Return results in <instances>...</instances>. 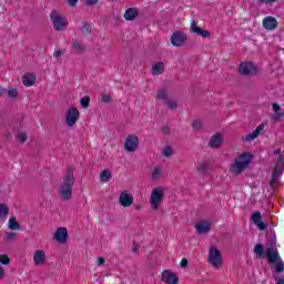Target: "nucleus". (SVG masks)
Returning a JSON list of instances; mask_svg holds the SVG:
<instances>
[{"instance_id":"nucleus-54","label":"nucleus","mask_w":284,"mask_h":284,"mask_svg":"<svg viewBox=\"0 0 284 284\" xmlns=\"http://www.w3.org/2000/svg\"><path fill=\"white\" fill-rule=\"evenodd\" d=\"M3 276H6V271L0 266V278H3Z\"/></svg>"},{"instance_id":"nucleus-23","label":"nucleus","mask_w":284,"mask_h":284,"mask_svg":"<svg viewBox=\"0 0 284 284\" xmlns=\"http://www.w3.org/2000/svg\"><path fill=\"white\" fill-rule=\"evenodd\" d=\"M239 74H242L243 77H247V74H250V62L240 63Z\"/></svg>"},{"instance_id":"nucleus-1","label":"nucleus","mask_w":284,"mask_h":284,"mask_svg":"<svg viewBox=\"0 0 284 284\" xmlns=\"http://www.w3.org/2000/svg\"><path fill=\"white\" fill-rule=\"evenodd\" d=\"M74 170L69 168L58 191V194L62 201H70L72 199V187H74Z\"/></svg>"},{"instance_id":"nucleus-45","label":"nucleus","mask_w":284,"mask_h":284,"mask_svg":"<svg viewBox=\"0 0 284 284\" xmlns=\"http://www.w3.org/2000/svg\"><path fill=\"white\" fill-rule=\"evenodd\" d=\"M102 101L103 103H110V101H112V97L110 94H103Z\"/></svg>"},{"instance_id":"nucleus-37","label":"nucleus","mask_w":284,"mask_h":284,"mask_svg":"<svg viewBox=\"0 0 284 284\" xmlns=\"http://www.w3.org/2000/svg\"><path fill=\"white\" fill-rule=\"evenodd\" d=\"M17 141H19V143H26L28 141V133L26 132H20L17 135Z\"/></svg>"},{"instance_id":"nucleus-59","label":"nucleus","mask_w":284,"mask_h":284,"mask_svg":"<svg viewBox=\"0 0 284 284\" xmlns=\"http://www.w3.org/2000/svg\"><path fill=\"white\" fill-rule=\"evenodd\" d=\"M8 139H12V135L11 134H8V136H7Z\"/></svg>"},{"instance_id":"nucleus-47","label":"nucleus","mask_w":284,"mask_h":284,"mask_svg":"<svg viewBox=\"0 0 284 284\" xmlns=\"http://www.w3.org/2000/svg\"><path fill=\"white\" fill-rule=\"evenodd\" d=\"M99 0H85V6H97Z\"/></svg>"},{"instance_id":"nucleus-17","label":"nucleus","mask_w":284,"mask_h":284,"mask_svg":"<svg viewBox=\"0 0 284 284\" xmlns=\"http://www.w3.org/2000/svg\"><path fill=\"white\" fill-rule=\"evenodd\" d=\"M265 255L267 256L268 263H278V251L274 250V247L270 246L266 250Z\"/></svg>"},{"instance_id":"nucleus-52","label":"nucleus","mask_w":284,"mask_h":284,"mask_svg":"<svg viewBox=\"0 0 284 284\" xmlns=\"http://www.w3.org/2000/svg\"><path fill=\"white\" fill-rule=\"evenodd\" d=\"M104 264H105V258L98 257V265H104Z\"/></svg>"},{"instance_id":"nucleus-41","label":"nucleus","mask_w":284,"mask_h":284,"mask_svg":"<svg viewBox=\"0 0 284 284\" xmlns=\"http://www.w3.org/2000/svg\"><path fill=\"white\" fill-rule=\"evenodd\" d=\"M172 154H174V150L172 149V146L164 148L163 156L170 158L172 156Z\"/></svg>"},{"instance_id":"nucleus-6","label":"nucleus","mask_w":284,"mask_h":284,"mask_svg":"<svg viewBox=\"0 0 284 284\" xmlns=\"http://www.w3.org/2000/svg\"><path fill=\"white\" fill-rule=\"evenodd\" d=\"M209 263L213 267H220L223 265V257L221 256V251L216 246H211L209 251Z\"/></svg>"},{"instance_id":"nucleus-27","label":"nucleus","mask_w":284,"mask_h":284,"mask_svg":"<svg viewBox=\"0 0 284 284\" xmlns=\"http://www.w3.org/2000/svg\"><path fill=\"white\" fill-rule=\"evenodd\" d=\"M72 50H74L75 52H85V44H83V42L74 40L72 43Z\"/></svg>"},{"instance_id":"nucleus-29","label":"nucleus","mask_w":284,"mask_h":284,"mask_svg":"<svg viewBox=\"0 0 284 284\" xmlns=\"http://www.w3.org/2000/svg\"><path fill=\"white\" fill-rule=\"evenodd\" d=\"M80 32L84 36L88 37V34H92V27L88 22L82 23V28L80 29Z\"/></svg>"},{"instance_id":"nucleus-8","label":"nucleus","mask_w":284,"mask_h":284,"mask_svg":"<svg viewBox=\"0 0 284 284\" xmlns=\"http://www.w3.org/2000/svg\"><path fill=\"white\" fill-rule=\"evenodd\" d=\"M186 41L187 34L181 30L174 31L171 36V45H174V48H183Z\"/></svg>"},{"instance_id":"nucleus-26","label":"nucleus","mask_w":284,"mask_h":284,"mask_svg":"<svg viewBox=\"0 0 284 284\" xmlns=\"http://www.w3.org/2000/svg\"><path fill=\"white\" fill-rule=\"evenodd\" d=\"M265 129V124H260L251 134H250V140L254 141V139L258 138V134H261V132H263V130Z\"/></svg>"},{"instance_id":"nucleus-34","label":"nucleus","mask_w":284,"mask_h":284,"mask_svg":"<svg viewBox=\"0 0 284 284\" xmlns=\"http://www.w3.org/2000/svg\"><path fill=\"white\" fill-rule=\"evenodd\" d=\"M7 94H8L9 99H17V97H19V91L12 87H9Z\"/></svg>"},{"instance_id":"nucleus-22","label":"nucleus","mask_w":284,"mask_h":284,"mask_svg":"<svg viewBox=\"0 0 284 284\" xmlns=\"http://www.w3.org/2000/svg\"><path fill=\"white\" fill-rule=\"evenodd\" d=\"M164 71H165V64H163V62H156L152 67V74H155V75L163 74Z\"/></svg>"},{"instance_id":"nucleus-18","label":"nucleus","mask_w":284,"mask_h":284,"mask_svg":"<svg viewBox=\"0 0 284 284\" xmlns=\"http://www.w3.org/2000/svg\"><path fill=\"white\" fill-rule=\"evenodd\" d=\"M195 230H196L197 234H207V232H210V230H211L210 222L204 220V221L197 223L195 225Z\"/></svg>"},{"instance_id":"nucleus-33","label":"nucleus","mask_w":284,"mask_h":284,"mask_svg":"<svg viewBox=\"0 0 284 284\" xmlns=\"http://www.w3.org/2000/svg\"><path fill=\"white\" fill-rule=\"evenodd\" d=\"M162 172L163 171H162L161 166L154 168L153 171H152L153 181H159V179L161 178Z\"/></svg>"},{"instance_id":"nucleus-57","label":"nucleus","mask_w":284,"mask_h":284,"mask_svg":"<svg viewBox=\"0 0 284 284\" xmlns=\"http://www.w3.org/2000/svg\"><path fill=\"white\" fill-rule=\"evenodd\" d=\"M244 141H250V134H246L244 138H243Z\"/></svg>"},{"instance_id":"nucleus-24","label":"nucleus","mask_w":284,"mask_h":284,"mask_svg":"<svg viewBox=\"0 0 284 284\" xmlns=\"http://www.w3.org/2000/svg\"><path fill=\"white\" fill-rule=\"evenodd\" d=\"M9 214L10 207H8V204L0 203V221H3Z\"/></svg>"},{"instance_id":"nucleus-38","label":"nucleus","mask_w":284,"mask_h":284,"mask_svg":"<svg viewBox=\"0 0 284 284\" xmlns=\"http://www.w3.org/2000/svg\"><path fill=\"white\" fill-rule=\"evenodd\" d=\"M254 252L255 254H257V256H263V253L265 252V247L263 246V244H256Z\"/></svg>"},{"instance_id":"nucleus-19","label":"nucleus","mask_w":284,"mask_h":284,"mask_svg":"<svg viewBox=\"0 0 284 284\" xmlns=\"http://www.w3.org/2000/svg\"><path fill=\"white\" fill-rule=\"evenodd\" d=\"M22 83L27 88H30L37 83V77L33 73H26L22 77Z\"/></svg>"},{"instance_id":"nucleus-49","label":"nucleus","mask_w":284,"mask_h":284,"mask_svg":"<svg viewBox=\"0 0 284 284\" xmlns=\"http://www.w3.org/2000/svg\"><path fill=\"white\" fill-rule=\"evenodd\" d=\"M189 263L190 262L187 261V258H182L180 265H181V267L185 268V267H187Z\"/></svg>"},{"instance_id":"nucleus-46","label":"nucleus","mask_w":284,"mask_h":284,"mask_svg":"<svg viewBox=\"0 0 284 284\" xmlns=\"http://www.w3.org/2000/svg\"><path fill=\"white\" fill-rule=\"evenodd\" d=\"M67 3L70 8H74L79 3V0H68Z\"/></svg>"},{"instance_id":"nucleus-2","label":"nucleus","mask_w":284,"mask_h":284,"mask_svg":"<svg viewBox=\"0 0 284 284\" xmlns=\"http://www.w3.org/2000/svg\"><path fill=\"white\" fill-rule=\"evenodd\" d=\"M247 168H250V152H244L230 164L229 172L234 176H239V174H243Z\"/></svg>"},{"instance_id":"nucleus-31","label":"nucleus","mask_w":284,"mask_h":284,"mask_svg":"<svg viewBox=\"0 0 284 284\" xmlns=\"http://www.w3.org/2000/svg\"><path fill=\"white\" fill-rule=\"evenodd\" d=\"M273 112H275L277 119H281L284 116L283 109L277 103L273 104Z\"/></svg>"},{"instance_id":"nucleus-40","label":"nucleus","mask_w":284,"mask_h":284,"mask_svg":"<svg viewBox=\"0 0 284 284\" xmlns=\"http://www.w3.org/2000/svg\"><path fill=\"white\" fill-rule=\"evenodd\" d=\"M0 265H10V257L6 254L0 255Z\"/></svg>"},{"instance_id":"nucleus-32","label":"nucleus","mask_w":284,"mask_h":284,"mask_svg":"<svg viewBox=\"0 0 284 284\" xmlns=\"http://www.w3.org/2000/svg\"><path fill=\"white\" fill-rule=\"evenodd\" d=\"M156 99H159L160 101H168V90L160 89L158 91Z\"/></svg>"},{"instance_id":"nucleus-50","label":"nucleus","mask_w":284,"mask_h":284,"mask_svg":"<svg viewBox=\"0 0 284 284\" xmlns=\"http://www.w3.org/2000/svg\"><path fill=\"white\" fill-rule=\"evenodd\" d=\"M162 133L165 135L170 134V126L168 125L162 126Z\"/></svg>"},{"instance_id":"nucleus-58","label":"nucleus","mask_w":284,"mask_h":284,"mask_svg":"<svg viewBox=\"0 0 284 284\" xmlns=\"http://www.w3.org/2000/svg\"><path fill=\"white\" fill-rule=\"evenodd\" d=\"M252 159H253V155H252V153L250 154V161H252Z\"/></svg>"},{"instance_id":"nucleus-25","label":"nucleus","mask_w":284,"mask_h":284,"mask_svg":"<svg viewBox=\"0 0 284 284\" xmlns=\"http://www.w3.org/2000/svg\"><path fill=\"white\" fill-rule=\"evenodd\" d=\"M110 179H112V172L110 170H103L100 173V181L102 183H108L110 181Z\"/></svg>"},{"instance_id":"nucleus-20","label":"nucleus","mask_w":284,"mask_h":284,"mask_svg":"<svg viewBox=\"0 0 284 284\" xmlns=\"http://www.w3.org/2000/svg\"><path fill=\"white\" fill-rule=\"evenodd\" d=\"M33 261L36 265H44L45 264V252L38 250L33 255Z\"/></svg>"},{"instance_id":"nucleus-10","label":"nucleus","mask_w":284,"mask_h":284,"mask_svg":"<svg viewBox=\"0 0 284 284\" xmlns=\"http://www.w3.org/2000/svg\"><path fill=\"white\" fill-rule=\"evenodd\" d=\"M251 221L254 223L257 230H260V232H265V230H267V224L263 222V215L261 214V212H253L251 215Z\"/></svg>"},{"instance_id":"nucleus-13","label":"nucleus","mask_w":284,"mask_h":284,"mask_svg":"<svg viewBox=\"0 0 284 284\" xmlns=\"http://www.w3.org/2000/svg\"><path fill=\"white\" fill-rule=\"evenodd\" d=\"M161 280L163 281V283H166V284H178L179 283V276H176V274L170 270H166L162 273Z\"/></svg>"},{"instance_id":"nucleus-48","label":"nucleus","mask_w":284,"mask_h":284,"mask_svg":"<svg viewBox=\"0 0 284 284\" xmlns=\"http://www.w3.org/2000/svg\"><path fill=\"white\" fill-rule=\"evenodd\" d=\"M132 252L133 254H139V244L136 242H133Z\"/></svg>"},{"instance_id":"nucleus-14","label":"nucleus","mask_w":284,"mask_h":284,"mask_svg":"<svg viewBox=\"0 0 284 284\" xmlns=\"http://www.w3.org/2000/svg\"><path fill=\"white\" fill-rule=\"evenodd\" d=\"M263 28H265V30H276V28H278V21L276 18L268 16L263 19Z\"/></svg>"},{"instance_id":"nucleus-56","label":"nucleus","mask_w":284,"mask_h":284,"mask_svg":"<svg viewBox=\"0 0 284 284\" xmlns=\"http://www.w3.org/2000/svg\"><path fill=\"white\" fill-rule=\"evenodd\" d=\"M276 284H284V277L280 278Z\"/></svg>"},{"instance_id":"nucleus-21","label":"nucleus","mask_w":284,"mask_h":284,"mask_svg":"<svg viewBox=\"0 0 284 284\" xmlns=\"http://www.w3.org/2000/svg\"><path fill=\"white\" fill-rule=\"evenodd\" d=\"M136 17H139V10H136L134 8H129L124 12V19L126 21H134V19H136Z\"/></svg>"},{"instance_id":"nucleus-36","label":"nucleus","mask_w":284,"mask_h":284,"mask_svg":"<svg viewBox=\"0 0 284 284\" xmlns=\"http://www.w3.org/2000/svg\"><path fill=\"white\" fill-rule=\"evenodd\" d=\"M80 105H82V108L88 109L90 108V97L85 95L80 100Z\"/></svg>"},{"instance_id":"nucleus-28","label":"nucleus","mask_w":284,"mask_h":284,"mask_svg":"<svg viewBox=\"0 0 284 284\" xmlns=\"http://www.w3.org/2000/svg\"><path fill=\"white\" fill-rule=\"evenodd\" d=\"M258 74H261V68L253 62H250V77H258Z\"/></svg>"},{"instance_id":"nucleus-11","label":"nucleus","mask_w":284,"mask_h":284,"mask_svg":"<svg viewBox=\"0 0 284 284\" xmlns=\"http://www.w3.org/2000/svg\"><path fill=\"white\" fill-rule=\"evenodd\" d=\"M191 32H193V34H197V37H202V39H210V37H212L210 31L203 30V28L196 26V21L194 20L191 22Z\"/></svg>"},{"instance_id":"nucleus-44","label":"nucleus","mask_w":284,"mask_h":284,"mask_svg":"<svg viewBox=\"0 0 284 284\" xmlns=\"http://www.w3.org/2000/svg\"><path fill=\"white\" fill-rule=\"evenodd\" d=\"M197 171L203 173L207 172V164L205 163L200 164L197 168Z\"/></svg>"},{"instance_id":"nucleus-15","label":"nucleus","mask_w":284,"mask_h":284,"mask_svg":"<svg viewBox=\"0 0 284 284\" xmlns=\"http://www.w3.org/2000/svg\"><path fill=\"white\" fill-rule=\"evenodd\" d=\"M223 145V138H221V133H216L213 136H211L209 141V148L212 150H219Z\"/></svg>"},{"instance_id":"nucleus-9","label":"nucleus","mask_w":284,"mask_h":284,"mask_svg":"<svg viewBox=\"0 0 284 284\" xmlns=\"http://www.w3.org/2000/svg\"><path fill=\"white\" fill-rule=\"evenodd\" d=\"M124 150L126 152H136L139 150V136L131 134L124 141Z\"/></svg>"},{"instance_id":"nucleus-55","label":"nucleus","mask_w":284,"mask_h":284,"mask_svg":"<svg viewBox=\"0 0 284 284\" xmlns=\"http://www.w3.org/2000/svg\"><path fill=\"white\" fill-rule=\"evenodd\" d=\"M6 93H7V90L0 87V97L6 95Z\"/></svg>"},{"instance_id":"nucleus-3","label":"nucleus","mask_w":284,"mask_h":284,"mask_svg":"<svg viewBox=\"0 0 284 284\" xmlns=\"http://www.w3.org/2000/svg\"><path fill=\"white\" fill-rule=\"evenodd\" d=\"M274 154L275 156H277V162L275 163L273 175L270 181V185L272 189L278 185V176H281V174H283L284 172V162H283V155H281V149L275 150Z\"/></svg>"},{"instance_id":"nucleus-39","label":"nucleus","mask_w":284,"mask_h":284,"mask_svg":"<svg viewBox=\"0 0 284 284\" xmlns=\"http://www.w3.org/2000/svg\"><path fill=\"white\" fill-rule=\"evenodd\" d=\"M165 104L170 110H176V108H179V104L174 100H166Z\"/></svg>"},{"instance_id":"nucleus-43","label":"nucleus","mask_w":284,"mask_h":284,"mask_svg":"<svg viewBox=\"0 0 284 284\" xmlns=\"http://www.w3.org/2000/svg\"><path fill=\"white\" fill-rule=\"evenodd\" d=\"M7 241H14L17 239V233L11 232L6 235Z\"/></svg>"},{"instance_id":"nucleus-30","label":"nucleus","mask_w":284,"mask_h":284,"mask_svg":"<svg viewBox=\"0 0 284 284\" xmlns=\"http://www.w3.org/2000/svg\"><path fill=\"white\" fill-rule=\"evenodd\" d=\"M8 227L9 230H21V225L17 222V217L9 219Z\"/></svg>"},{"instance_id":"nucleus-35","label":"nucleus","mask_w":284,"mask_h":284,"mask_svg":"<svg viewBox=\"0 0 284 284\" xmlns=\"http://www.w3.org/2000/svg\"><path fill=\"white\" fill-rule=\"evenodd\" d=\"M273 265H275V271L277 272V274H281L284 272L283 260H277V262L273 263Z\"/></svg>"},{"instance_id":"nucleus-53","label":"nucleus","mask_w":284,"mask_h":284,"mask_svg":"<svg viewBox=\"0 0 284 284\" xmlns=\"http://www.w3.org/2000/svg\"><path fill=\"white\" fill-rule=\"evenodd\" d=\"M62 52L61 50H58L53 53V57H55L57 59H59V57H61Z\"/></svg>"},{"instance_id":"nucleus-42","label":"nucleus","mask_w":284,"mask_h":284,"mask_svg":"<svg viewBox=\"0 0 284 284\" xmlns=\"http://www.w3.org/2000/svg\"><path fill=\"white\" fill-rule=\"evenodd\" d=\"M192 128H193V130L199 131V130H201V128H203V122H201L200 120H195L192 123Z\"/></svg>"},{"instance_id":"nucleus-12","label":"nucleus","mask_w":284,"mask_h":284,"mask_svg":"<svg viewBox=\"0 0 284 284\" xmlns=\"http://www.w3.org/2000/svg\"><path fill=\"white\" fill-rule=\"evenodd\" d=\"M120 204L122 207H130L134 203V196L128 191H124L120 194Z\"/></svg>"},{"instance_id":"nucleus-16","label":"nucleus","mask_w":284,"mask_h":284,"mask_svg":"<svg viewBox=\"0 0 284 284\" xmlns=\"http://www.w3.org/2000/svg\"><path fill=\"white\" fill-rule=\"evenodd\" d=\"M55 241H58V243H67L68 242V229L60 226L55 231Z\"/></svg>"},{"instance_id":"nucleus-7","label":"nucleus","mask_w":284,"mask_h":284,"mask_svg":"<svg viewBox=\"0 0 284 284\" xmlns=\"http://www.w3.org/2000/svg\"><path fill=\"white\" fill-rule=\"evenodd\" d=\"M80 116L81 112H79V109H77L75 106H69L65 114V123L68 128H74Z\"/></svg>"},{"instance_id":"nucleus-51","label":"nucleus","mask_w":284,"mask_h":284,"mask_svg":"<svg viewBox=\"0 0 284 284\" xmlns=\"http://www.w3.org/2000/svg\"><path fill=\"white\" fill-rule=\"evenodd\" d=\"M258 1H260V3L268 4V3H276V1H278V0H258Z\"/></svg>"},{"instance_id":"nucleus-4","label":"nucleus","mask_w":284,"mask_h":284,"mask_svg":"<svg viewBox=\"0 0 284 284\" xmlns=\"http://www.w3.org/2000/svg\"><path fill=\"white\" fill-rule=\"evenodd\" d=\"M164 197H165V193H163L162 187L153 189L151 193V201H150L152 210L154 211L159 210V205L163 203Z\"/></svg>"},{"instance_id":"nucleus-5","label":"nucleus","mask_w":284,"mask_h":284,"mask_svg":"<svg viewBox=\"0 0 284 284\" xmlns=\"http://www.w3.org/2000/svg\"><path fill=\"white\" fill-rule=\"evenodd\" d=\"M50 19L58 32H63V30H65V28L68 27V21H65V18L59 14V11H52L50 14Z\"/></svg>"}]
</instances>
